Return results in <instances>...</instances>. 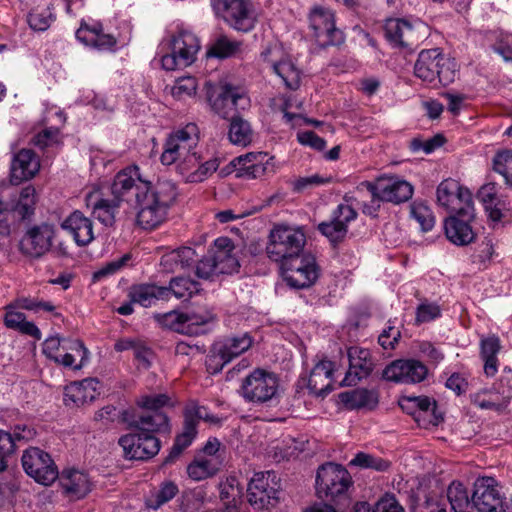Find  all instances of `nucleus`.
<instances>
[{"instance_id": "1", "label": "nucleus", "mask_w": 512, "mask_h": 512, "mask_svg": "<svg viewBox=\"0 0 512 512\" xmlns=\"http://www.w3.org/2000/svg\"><path fill=\"white\" fill-rule=\"evenodd\" d=\"M120 422L125 424L128 429L134 430L122 435L118 440L127 460L148 461L152 459L162 447L161 440L157 435L169 436L171 434V427L163 415L138 417L132 408H128L122 410Z\"/></svg>"}, {"instance_id": "2", "label": "nucleus", "mask_w": 512, "mask_h": 512, "mask_svg": "<svg viewBox=\"0 0 512 512\" xmlns=\"http://www.w3.org/2000/svg\"><path fill=\"white\" fill-rule=\"evenodd\" d=\"M178 195L177 183L171 179L161 177L155 184L142 182V187L135 193L137 224L147 230L160 226L167 219Z\"/></svg>"}, {"instance_id": "3", "label": "nucleus", "mask_w": 512, "mask_h": 512, "mask_svg": "<svg viewBox=\"0 0 512 512\" xmlns=\"http://www.w3.org/2000/svg\"><path fill=\"white\" fill-rule=\"evenodd\" d=\"M459 73V64L439 48L424 49L414 64V75L432 88L452 84Z\"/></svg>"}, {"instance_id": "4", "label": "nucleus", "mask_w": 512, "mask_h": 512, "mask_svg": "<svg viewBox=\"0 0 512 512\" xmlns=\"http://www.w3.org/2000/svg\"><path fill=\"white\" fill-rule=\"evenodd\" d=\"M307 239L302 226L276 224L271 229L266 245L267 257L279 266H291L305 250Z\"/></svg>"}, {"instance_id": "5", "label": "nucleus", "mask_w": 512, "mask_h": 512, "mask_svg": "<svg viewBox=\"0 0 512 512\" xmlns=\"http://www.w3.org/2000/svg\"><path fill=\"white\" fill-rule=\"evenodd\" d=\"M182 431L178 433L167 456L163 460V465H171L181 456L196 439L198 435V426L201 420L213 425H221L222 420L219 416L211 414L208 408L200 405L197 401H189L183 408Z\"/></svg>"}, {"instance_id": "6", "label": "nucleus", "mask_w": 512, "mask_h": 512, "mask_svg": "<svg viewBox=\"0 0 512 512\" xmlns=\"http://www.w3.org/2000/svg\"><path fill=\"white\" fill-rule=\"evenodd\" d=\"M280 381L276 373L254 368L242 380L237 390L246 403L271 407L279 402Z\"/></svg>"}, {"instance_id": "7", "label": "nucleus", "mask_w": 512, "mask_h": 512, "mask_svg": "<svg viewBox=\"0 0 512 512\" xmlns=\"http://www.w3.org/2000/svg\"><path fill=\"white\" fill-rule=\"evenodd\" d=\"M154 319L162 328L189 336L206 335L213 331L216 324L215 315L207 310L189 313L172 310L157 313Z\"/></svg>"}, {"instance_id": "8", "label": "nucleus", "mask_w": 512, "mask_h": 512, "mask_svg": "<svg viewBox=\"0 0 512 512\" xmlns=\"http://www.w3.org/2000/svg\"><path fill=\"white\" fill-rule=\"evenodd\" d=\"M42 353L57 365L72 370H80L89 358V350L82 340L59 336L45 339L42 344Z\"/></svg>"}, {"instance_id": "9", "label": "nucleus", "mask_w": 512, "mask_h": 512, "mask_svg": "<svg viewBox=\"0 0 512 512\" xmlns=\"http://www.w3.org/2000/svg\"><path fill=\"white\" fill-rule=\"evenodd\" d=\"M36 202V190L32 185L9 194V201L0 199V235H9L12 225L30 220L35 213Z\"/></svg>"}, {"instance_id": "10", "label": "nucleus", "mask_w": 512, "mask_h": 512, "mask_svg": "<svg viewBox=\"0 0 512 512\" xmlns=\"http://www.w3.org/2000/svg\"><path fill=\"white\" fill-rule=\"evenodd\" d=\"M308 20L311 36L320 49L344 44L345 35L336 27L335 13L330 8L315 5L309 12Z\"/></svg>"}, {"instance_id": "11", "label": "nucleus", "mask_w": 512, "mask_h": 512, "mask_svg": "<svg viewBox=\"0 0 512 512\" xmlns=\"http://www.w3.org/2000/svg\"><path fill=\"white\" fill-rule=\"evenodd\" d=\"M169 52L162 55L163 69L173 71L191 65L200 49L197 36L187 30H179L169 42Z\"/></svg>"}, {"instance_id": "12", "label": "nucleus", "mask_w": 512, "mask_h": 512, "mask_svg": "<svg viewBox=\"0 0 512 512\" xmlns=\"http://www.w3.org/2000/svg\"><path fill=\"white\" fill-rule=\"evenodd\" d=\"M127 300L114 308V312L122 316H129L135 312L134 306L150 308L159 301H168V290L156 283H135L126 290Z\"/></svg>"}, {"instance_id": "13", "label": "nucleus", "mask_w": 512, "mask_h": 512, "mask_svg": "<svg viewBox=\"0 0 512 512\" xmlns=\"http://www.w3.org/2000/svg\"><path fill=\"white\" fill-rule=\"evenodd\" d=\"M315 482L318 496L331 499L346 493L353 484L349 471L343 465L333 462L318 468Z\"/></svg>"}, {"instance_id": "14", "label": "nucleus", "mask_w": 512, "mask_h": 512, "mask_svg": "<svg viewBox=\"0 0 512 512\" xmlns=\"http://www.w3.org/2000/svg\"><path fill=\"white\" fill-rule=\"evenodd\" d=\"M199 141V129L195 123H188L184 127L171 132L163 146L160 161L170 166L178 161L184 153L196 151Z\"/></svg>"}, {"instance_id": "15", "label": "nucleus", "mask_w": 512, "mask_h": 512, "mask_svg": "<svg viewBox=\"0 0 512 512\" xmlns=\"http://www.w3.org/2000/svg\"><path fill=\"white\" fill-rule=\"evenodd\" d=\"M211 6L233 29L251 31L256 23L252 4L249 0H211Z\"/></svg>"}, {"instance_id": "16", "label": "nucleus", "mask_w": 512, "mask_h": 512, "mask_svg": "<svg viewBox=\"0 0 512 512\" xmlns=\"http://www.w3.org/2000/svg\"><path fill=\"white\" fill-rule=\"evenodd\" d=\"M279 482L273 471L255 473L247 487V499L254 509L274 507L279 500Z\"/></svg>"}, {"instance_id": "17", "label": "nucleus", "mask_w": 512, "mask_h": 512, "mask_svg": "<svg viewBox=\"0 0 512 512\" xmlns=\"http://www.w3.org/2000/svg\"><path fill=\"white\" fill-rule=\"evenodd\" d=\"M291 266L280 265V273L286 284L294 289H305L315 284L320 276V267L316 257L309 252L297 256Z\"/></svg>"}, {"instance_id": "18", "label": "nucleus", "mask_w": 512, "mask_h": 512, "mask_svg": "<svg viewBox=\"0 0 512 512\" xmlns=\"http://www.w3.org/2000/svg\"><path fill=\"white\" fill-rule=\"evenodd\" d=\"M365 188L377 201L400 204L407 202L413 196V186L398 177H379L376 183L363 181L358 189Z\"/></svg>"}, {"instance_id": "19", "label": "nucleus", "mask_w": 512, "mask_h": 512, "mask_svg": "<svg viewBox=\"0 0 512 512\" xmlns=\"http://www.w3.org/2000/svg\"><path fill=\"white\" fill-rule=\"evenodd\" d=\"M358 217L357 211L350 205L340 203L332 210L330 218L317 225V231L326 237L332 249H338L345 240L349 224Z\"/></svg>"}, {"instance_id": "20", "label": "nucleus", "mask_w": 512, "mask_h": 512, "mask_svg": "<svg viewBox=\"0 0 512 512\" xmlns=\"http://www.w3.org/2000/svg\"><path fill=\"white\" fill-rule=\"evenodd\" d=\"M21 462L25 473L39 484L48 486L58 478V468L50 454L38 447L26 449Z\"/></svg>"}, {"instance_id": "21", "label": "nucleus", "mask_w": 512, "mask_h": 512, "mask_svg": "<svg viewBox=\"0 0 512 512\" xmlns=\"http://www.w3.org/2000/svg\"><path fill=\"white\" fill-rule=\"evenodd\" d=\"M472 508L478 512H507L508 503L493 477H481L474 483Z\"/></svg>"}, {"instance_id": "22", "label": "nucleus", "mask_w": 512, "mask_h": 512, "mask_svg": "<svg viewBox=\"0 0 512 512\" xmlns=\"http://www.w3.org/2000/svg\"><path fill=\"white\" fill-rule=\"evenodd\" d=\"M426 364L414 358H401L390 362L383 369L381 378L397 384H418L428 376Z\"/></svg>"}, {"instance_id": "23", "label": "nucleus", "mask_w": 512, "mask_h": 512, "mask_svg": "<svg viewBox=\"0 0 512 512\" xmlns=\"http://www.w3.org/2000/svg\"><path fill=\"white\" fill-rule=\"evenodd\" d=\"M208 102L217 115L229 119L233 115H239L238 110L244 109L247 98L239 87L224 84L208 94Z\"/></svg>"}, {"instance_id": "24", "label": "nucleus", "mask_w": 512, "mask_h": 512, "mask_svg": "<svg viewBox=\"0 0 512 512\" xmlns=\"http://www.w3.org/2000/svg\"><path fill=\"white\" fill-rule=\"evenodd\" d=\"M474 219V205L461 206L444 223L447 239L457 246H466L474 241L476 234L471 227Z\"/></svg>"}, {"instance_id": "25", "label": "nucleus", "mask_w": 512, "mask_h": 512, "mask_svg": "<svg viewBox=\"0 0 512 512\" xmlns=\"http://www.w3.org/2000/svg\"><path fill=\"white\" fill-rule=\"evenodd\" d=\"M76 39L85 46L98 51H114L117 39L113 34L104 31L103 24L97 20H82L75 32Z\"/></svg>"}, {"instance_id": "26", "label": "nucleus", "mask_w": 512, "mask_h": 512, "mask_svg": "<svg viewBox=\"0 0 512 512\" xmlns=\"http://www.w3.org/2000/svg\"><path fill=\"white\" fill-rule=\"evenodd\" d=\"M76 39L85 46L98 51H114L117 39L113 34L104 31L103 24L97 20H82L75 32Z\"/></svg>"}, {"instance_id": "27", "label": "nucleus", "mask_w": 512, "mask_h": 512, "mask_svg": "<svg viewBox=\"0 0 512 512\" xmlns=\"http://www.w3.org/2000/svg\"><path fill=\"white\" fill-rule=\"evenodd\" d=\"M349 362L348 371L341 382V386H355L358 382L366 379L373 372L375 363L370 350L358 346H351L347 349Z\"/></svg>"}, {"instance_id": "28", "label": "nucleus", "mask_w": 512, "mask_h": 512, "mask_svg": "<svg viewBox=\"0 0 512 512\" xmlns=\"http://www.w3.org/2000/svg\"><path fill=\"white\" fill-rule=\"evenodd\" d=\"M436 197L437 203L451 213L458 212L461 206L474 205L469 189L452 178L445 179L438 185Z\"/></svg>"}, {"instance_id": "29", "label": "nucleus", "mask_w": 512, "mask_h": 512, "mask_svg": "<svg viewBox=\"0 0 512 512\" xmlns=\"http://www.w3.org/2000/svg\"><path fill=\"white\" fill-rule=\"evenodd\" d=\"M55 236L54 226L47 223L30 228L21 241L23 251L31 257L39 258L52 249Z\"/></svg>"}, {"instance_id": "30", "label": "nucleus", "mask_w": 512, "mask_h": 512, "mask_svg": "<svg viewBox=\"0 0 512 512\" xmlns=\"http://www.w3.org/2000/svg\"><path fill=\"white\" fill-rule=\"evenodd\" d=\"M40 170V160L32 149L23 148L14 154L10 166V182L19 185L35 177Z\"/></svg>"}, {"instance_id": "31", "label": "nucleus", "mask_w": 512, "mask_h": 512, "mask_svg": "<svg viewBox=\"0 0 512 512\" xmlns=\"http://www.w3.org/2000/svg\"><path fill=\"white\" fill-rule=\"evenodd\" d=\"M512 398V388L493 385L491 388H483L469 395L471 404L482 410L501 411Z\"/></svg>"}, {"instance_id": "32", "label": "nucleus", "mask_w": 512, "mask_h": 512, "mask_svg": "<svg viewBox=\"0 0 512 512\" xmlns=\"http://www.w3.org/2000/svg\"><path fill=\"white\" fill-rule=\"evenodd\" d=\"M235 245L229 237H218L209 254L218 267L220 274H233L239 271L240 262L235 253Z\"/></svg>"}, {"instance_id": "33", "label": "nucleus", "mask_w": 512, "mask_h": 512, "mask_svg": "<svg viewBox=\"0 0 512 512\" xmlns=\"http://www.w3.org/2000/svg\"><path fill=\"white\" fill-rule=\"evenodd\" d=\"M335 371V363L322 359L315 364L309 378L307 379L306 386L309 393L316 397H326L333 390V374Z\"/></svg>"}, {"instance_id": "34", "label": "nucleus", "mask_w": 512, "mask_h": 512, "mask_svg": "<svg viewBox=\"0 0 512 512\" xmlns=\"http://www.w3.org/2000/svg\"><path fill=\"white\" fill-rule=\"evenodd\" d=\"M61 228L73 237L79 247H85L94 240L93 222L80 210L73 211L61 223Z\"/></svg>"}, {"instance_id": "35", "label": "nucleus", "mask_w": 512, "mask_h": 512, "mask_svg": "<svg viewBox=\"0 0 512 512\" xmlns=\"http://www.w3.org/2000/svg\"><path fill=\"white\" fill-rule=\"evenodd\" d=\"M138 408L142 409V412L133 409V412L138 417H154L156 415H163L168 420V425L172 428L171 418L163 410L164 408H174L175 404L172 397L167 393H150L143 394L137 397L135 401Z\"/></svg>"}, {"instance_id": "36", "label": "nucleus", "mask_w": 512, "mask_h": 512, "mask_svg": "<svg viewBox=\"0 0 512 512\" xmlns=\"http://www.w3.org/2000/svg\"><path fill=\"white\" fill-rule=\"evenodd\" d=\"M338 399L347 410L373 411L379 404V393L376 389L355 388L339 393Z\"/></svg>"}, {"instance_id": "37", "label": "nucleus", "mask_w": 512, "mask_h": 512, "mask_svg": "<svg viewBox=\"0 0 512 512\" xmlns=\"http://www.w3.org/2000/svg\"><path fill=\"white\" fill-rule=\"evenodd\" d=\"M142 182H145L140 177V169L136 165L128 166L119 171L114 177L111 185V192L119 201H128L126 198L131 191L135 190L137 193L138 188L142 187Z\"/></svg>"}, {"instance_id": "38", "label": "nucleus", "mask_w": 512, "mask_h": 512, "mask_svg": "<svg viewBox=\"0 0 512 512\" xmlns=\"http://www.w3.org/2000/svg\"><path fill=\"white\" fill-rule=\"evenodd\" d=\"M272 157H268L267 153H247L237 158L238 172L240 176H246L250 179H255L273 172V165L270 161Z\"/></svg>"}, {"instance_id": "39", "label": "nucleus", "mask_w": 512, "mask_h": 512, "mask_svg": "<svg viewBox=\"0 0 512 512\" xmlns=\"http://www.w3.org/2000/svg\"><path fill=\"white\" fill-rule=\"evenodd\" d=\"M61 486L65 494L76 499L84 498L91 491L88 475L77 469H66L63 471Z\"/></svg>"}, {"instance_id": "40", "label": "nucleus", "mask_w": 512, "mask_h": 512, "mask_svg": "<svg viewBox=\"0 0 512 512\" xmlns=\"http://www.w3.org/2000/svg\"><path fill=\"white\" fill-rule=\"evenodd\" d=\"M121 203L114 196L112 198L99 197L95 200H93L92 195L88 197V205L92 207L94 217L107 227H111L115 223Z\"/></svg>"}, {"instance_id": "41", "label": "nucleus", "mask_w": 512, "mask_h": 512, "mask_svg": "<svg viewBox=\"0 0 512 512\" xmlns=\"http://www.w3.org/2000/svg\"><path fill=\"white\" fill-rule=\"evenodd\" d=\"M36 435L33 427L25 424H17L12 432L0 430V452L14 453L17 443H25L32 440Z\"/></svg>"}, {"instance_id": "42", "label": "nucleus", "mask_w": 512, "mask_h": 512, "mask_svg": "<svg viewBox=\"0 0 512 512\" xmlns=\"http://www.w3.org/2000/svg\"><path fill=\"white\" fill-rule=\"evenodd\" d=\"M501 349L500 339L492 335L481 339L480 357L484 362V373L487 377H493L498 371L497 355Z\"/></svg>"}, {"instance_id": "43", "label": "nucleus", "mask_w": 512, "mask_h": 512, "mask_svg": "<svg viewBox=\"0 0 512 512\" xmlns=\"http://www.w3.org/2000/svg\"><path fill=\"white\" fill-rule=\"evenodd\" d=\"M399 406L403 412L411 415L414 419L418 420V417L422 413L431 412L435 415L437 410L436 400L428 396H403L399 400Z\"/></svg>"}, {"instance_id": "44", "label": "nucleus", "mask_w": 512, "mask_h": 512, "mask_svg": "<svg viewBox=\"0 0 512 512\" xmlns=\"http://www.w3.org/2000/svg\"><path fill=\"white\" fill-rule=\"evenodd\" d=\"M219 471V464L213 458L197 455L187 466V474L194 481H202L213 477Z\"/></svg>"}, {"instance_id": "45", "label": "nucleus", "mask_w": 512, "mask_h": 512, "mask_svg": "<svg viewBox=\"0 0 512 512\" xmlns=\"http://www.w3.org/2000/svg\"><path fill=\"white\" fill-rule=\"evenodd\" d=\"M168 290V300L171 296H175L177 299H189L193 295L198 294L202 288L198 281L191 279L190 277L177 276L170 280L169 286H165Z\"/></svg>"}, {"instance_id": "46", "label": "nucleus", "mask_w": 512, "mask_h": 512, "mask_svg": "<svg viewBox=\"0 0 512 512\" xmlns=\"http://www.w3.org/2000/svg\"><path fill=\"white\" fill-rule=\"evenodd\" d=\"M447 498L454 512H467L473 510L472 496H469L465 485L460 481H453L447 489Z\"/></svg>"}, {"instance_id": "47", "label": "nucleus", "mask_w": 512, "mask_h": 512, "mask_svg": "<svg viewBox=\"0 0 512 512\" xmlns=\"http://www.w3.org/2000/svg\"><path fill=\"white\" fill-rule=\"evenodd\" d=\"M230 119L228 139L234 145L247 146L252 142V128L248 121L240 115H233Z\"/></svg>"}, {"instance_id": "48", "label": "nucleus", "mask_w": 512, "mask_h": 512, "mask_svg": "<svg viewBox=\"0 0 512 512\" xmlns=\"http://www.w3.org/2000/svg\"><path fill=\"white\" fill-rule=\"evenodd\" d=\"M252 344V337L245 333L240 336L226 337L223 341L216 343V346L229 357L231 362L234 358L246 352Z\"/></svg>"}, {"instance_id": "49", "label": "nucleus", "mask_w": 512, "mask_h": 512, "mask_svg": "<svg viewBox=\"0 0 512 512\" xmlns=\"http://www.w3.org/2000/svg\"><path fill=\"white\" fill-rule=\"evenodd\" d=\"M241 42L229 39L226 35L218 36L207 49V56L226 59L234 56L240 49Z\"/></svg>"}, {"instance_id": "50", "label": "nucleus", "mask_w": 512, "mask_h": 512, "mask_svg": "<svg viewBox=\"0 0 512 512\" xmlns=\"http://www.w3.org/2000/svg\"><path fill=\"white\" fill-rule=\"evenodd\" d=\"M273 71L284 82L285 86L291 90H296L300 86V71L289 60H282L273 65Z\"/></svg>"}, {"instance_id": "51", "label": "nucleus", "mask_w": 512, "mask_h": 512, "mask_svg": "<svg viewBox=\"0 0 512 512\" xmlns=\"http://www.w3.org/2000/svg\"><path fill=\"white\" fill-rule=\"evenodd\" d=\"M63 401L68 407H80L93 402V395L88 394L85 388L75 381L65 386Z\"/></svg>"}, {"instance_id": "52", "label": "nucleus", "mask_w": 512, "mask_h": 512, "mask_svg": "<svg viewBox=\"0 0 512 512\" xmlns=\"http://www.w3.org/2000/svg\"><path fill=\"white\" fill-rule=\"evenodd\" d=\"M179 492L178 486L170 480L162 482L158 490L147 499V506L157 510L165 503L171 501Z\"/></svg>"}, {"instance_id": "53", "label": "nucleus", "mask_w": 512, "mask_h": 512, "mask_svg": "<svg viewBox=\"0 0 512 512\" xmlns=\"http://www.w3.org/2000/svg\"><path fill=\"white\" fill-rule=\"evenodd\" d=\"M56 20V15L50 7L35 8L27 16L29 27L34 31H46Z\"/></svg>"}, {"instance_id": "54", "label": "nucleus", "mask_w": 512, "mask_h": 512, "mask_svg": "<svg viewBox=\"0 0 512 512\" xmlns=\"http://www.w3.org/2000/svg\"><path fill=\"white\" fill-rule=\"evenodd\" d=\"M408 21L399 18L388 19L384 24V33L387 41L397 47L405 46L403 42L404 29H411Z\"/></svg>"}, {"instance_id": "55", "label": "nucleus", "mask_w": 512, "mask_h": 512, "mask_svg": "<svg viewBox=\"0 0 512 512\" xmlns=\"http://www.w3.org/2000/svg\"><path fill=\"white\" fill-rule=\"evenodd\" d=\"M410 215L419 224L423 232L433 229L435 217L431 209L424 203L413 202L410 206Z\"/></svg>"}, {"instance_id": "56", "label": "nucleus", "mask_w": 512, "mask_h": 512, "mask_svg": "<svg viewBox=\"0 0 512 512\" xmlns=\"http://www.w3.org/2000/svg\"><path fill=\"white\" fill-rule=\"evenodd\" d=\"M197 258L198 255L193 248L184 246L165 255L162 260L165 264L173 262L181 268H189L196 263Z\"/></svg>"}, {"instance_id": "57", "label": "nucleus", "mask_w": 512, "mask_h": 512, "mask_svg": "<svg viewBox=\"0 0 512 512\" xmlns=\"http://www.w3.org/2000/svg\"><path fill=\"white\" fill-rule=\"evenodd\" d=\"M220 165V160L218 157H211L209 159H204L202 156V161L199 162L198 167L193 171L192 174L188 176V183H200L209 178Z\"/></svg>"}, {"instance_id": "58", "label": "nucleus", "mask_w": 512, "mask_h": 512, "mask_svg": "<svg viewBox=\"0 0 512 512\" xmlns=\"http://www.w3.org/2000/svg\"><path fill=\"white\" fill-rule=\"evenodd\" d=\"M494 171L504 177L505 183L512 187V150L498 152L493 161Z\"/></svg>"}, {"instance_id": "59", "label": "nucleus", "mask_w": 512, "mask_h": 512, "mask_svg": "<svg viewBox=\"0 0 512 512\" xmlns=\"http://www.w3.org/2000/svg\"><path fill=\"white\" fill-rule=\"evenodd\" d=\"M131 259L129 254H124L122 257L108 262L102 268L96 270L92 274V282L97 283L102 281L103 279L117 273L121 268H123L127 262Z\"/></svg>"}, {"instance_id": "60", "label": "nucleus", "mask_w": 512, "mask_h": 512, "mask_svg": "<svg viewBox=\"0 0 512 512\" xmlns=\"http://www.w3.org/2000/svg\"><path fill=\"white\" fill-rule=\"evenodd\" d=\"M33 143L41 149L62 143L60 138V129L53 126L42 129L34 135Z\"/></svg>"}, {"instance_id": "61", "label": "nucleus", "mask_w": 512, "mask_h": 512, "mask_svg": "<svg viewBox=\"0 0 512 512\" xmlns=\"http://www.w3.org/2000/svg\"><path fill=\"white\" fill-rule=\"evenodd\" d=\"M230 363L229 357L226 356L217 346L214 344L207 356L206 365L207 370L212 374H217L224 368L225 365Z\"/></svg>"}, {"instance_id": "62", "label": "nucleus", "mask_w": 512, "mask_h": 512, "mask_svg": "<svg viewBox=\"0 0 512 512\" xmlns=\"http://www.w3.org/2000/svg\"><path fill=\"white\" fill-rule=\"evenodd\" d=\"M202 161V155L197 151L186 153L182 160L177 164L178 173L188 183V176L198 167L199 162Z\"/></svg>"}, {"instance_id": "63", "label": "nucleus", "mask_w": 512, "mask_h": 512, "mask_svg": "<svg viewBox=\"0 0 512 512\" xmlns=\"http://www.w3.org/2000/svg\"><path fill=\"white\" fill-rule=\"evenodd\" d=\"M220 274L213 258L208 253L195 263V275L201 279H210L213 275Z\"/></svg>"}, {"instance_id": "64", "label": "nucleus", "mask_w": 512, "mask_h": 512, "mask_svg": "<svg viewBox=\"0 0 512 512\" xmlns=\"http://www.w3.org/2000/svg\"><path fill=\"white\" fill-rule=\"evenodd\" d=\"M373 512H405V510L394 494L385 493L374 504Z\"/></svg>"}]
</instances>
